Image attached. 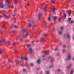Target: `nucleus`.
<instances>
[{
    "instance_id": "obj_1",
    "label": "nucleus",
    "mask_w": 74,
    "mask_h": 74,
    "mask_svg": "<svg viewBox=\"0 0 74 74\" xmlns=\"http://www.w3.org/2000/svg\"><path fill=\"white\" fill-rule=\"evenodd\" d=\"M25 59L26 60H28V58H27V57H21V61H18V63H20L21 62H22V60H24Z\"/></svg>"
},
{
    "instance_id": "obj_2",
    "label": "nucleus",
    "mask_w": 74,
    "mask_h": 74,
    "mask_svg": "<svg viewBox=\"0 0 74 74\" xmlns=\"http://www.w3.org/2000/svg\"><path fill=\"white\" fill-rule=\"evenodd\" d=\"M55 10H56V9H55V8H54L51 9V11L53 13V14L54 15L55 14H56V12H54L55 11Z\"/></svg>"
},
{
    "instance_id": "obj_3",
    "label": "nucleus",
    "mask_w": 74,
    "mask_h": 74,
    "mask_svg": "<svg viewBox=\"0 0 74 74\" xmlns=\"http://www.w3.org/2000/svg\"><path fill=\"white\" fill-rule=\"evenodd\" d=\"M29 49L30 51V53H32L33 52V50L32 49V48L30 47L29 48Z\"/></svg>"
},
{
    "instance_id": "obj_4",
    "label": "nucleus",
    "mask_w": 74,
    "mask_h": 74,
    "mask_svg": "<svg viewBox=\"0 0 74 74\" xmlns=\"http://www.w3.org/2000/svg\"><path fill=\"white\" fill-rule=\"evenodd\" d=\"M0 7L1 8H3L4 7V5L3 3H0Z\"/></svg>"
},
{
    "instance_id": "obj_5",
    "label": "nucleus",
    "mask_w": 74,
    "mask_h": 74,
    "mask_svg": "<svg viewBox=\"0 0 74 74\" xmlns=\"http://www.w3.org/2000/svg\"><path fill=\"white\" fill-rule=\"evenodd\" d=\"M42 16V13H40L38 15V19L40 20L41 19V18Z\"/></svg>"
},
{
    "instance_id": "obj_6",
    "label": "nucleus",
    "mask_w": 74,
    "mask_h": 74,
    "mask_svg": "<svg viewBox=\"0 0 74 74\" xmlns=\"http://www.w3.org/2000/svg\"><path fill=\"white\" fill-rule=\"evenodd\" d=\"M51 59V62H53L54 61V59L53 58L49 56L48 57V59Z\"/></svg>"
},
{
    "instance_id": "obj_7",
    "label": "nucleus",
    "mask_w": 74,
    "mask_h": 74,
    "mask_svg": "<svg viewBox=\"0 0 74 74\" xmlns=\"http://www.w3.org/2000/svg\"><path fill=\"white\" fill-rule=\"evenodd\" d=\"M2 42L3 43H5V39H3L2 40H0V42Z\"/></svg>"
},
{
    "instance_id": "obj_8",
    "label": "nucleus",
    "mask_w": 74,
    "mask_h": 74,
    "mask_svg": "<svg viewBox=\"0 0 74 74\" xmlns=\"http://www.w3.org/2000/svg\"><path fill=\"white\" fill-rule=\"evenodd\" d=\"M44 40V37H43L41 38V42H42Z\"/></svg>"
},
{
    "instance_id": "obj_9",
    "label": "nucleus",
    "mask_w": 74,
    "mask_h": 74,
    "mask_svg": "<svg viewBox=\"0 0 74 74\" xmlns=\"http://www.w3.org/2000/svg\"><path fill=\"white\" fill-rule=\"evenodd\" d=\"M3 15L4 16V17H5L6 19H8V17L7 16V15H6V14H4Z\"/></svg>"
},
{
    "instance_id": "obj_10",
    "label": "nucleus",
    "mask_w": 74,
    "mask_h": 74,
    "mask_svg": "<svg viewBox=\"0 0 74 74\" xmlns=\"http://www.w3.org/2000/svg\"><path fill=\"white\" fill-rule=\"evenodd\" d=\"M45 54V55H47L48 53H49V51H45L44 52Z\"/></svg>"
},
{
    "instance_id": "obj_11",
    "label": "nucleus",
    "mask_w": 74,
    "mask_h": 74,
    "mask_svg": "<svg viewBox=\"0 0 74 74\" xmlns=\"http://www.w3.org/2000/svg\"><path fill=\"white\" fill-rule=\"evenodd\" d=\"M18 0H14V4H17L18 3Z\"/></svg>"
},
{
    "instance_id": "obj_12",
    "label": "nucleus",
    "mask_w": 74,
    "mask_h": 74,
    "mask_svg": "<svg viewBox=\"0 0 74 74\" xmlns=\"http://www.w3.org/2000/svg\"><path fill=\"white\" fill-rule=\"evenodd\" d=\"M6 3L7 4H9L10 3V2L9 1V0H6Z\"/></svg>"
},
{
    "instance_id": "obj_13",
    "label": "nucleus",
    "mask_w": 74,
    "mask_h": 74,
    "mask_svg": "<svg viewBox=\"0 0 74 74\" xmlns=\"http://www.w3.org/2000/svg\"><path fill=\"white\" fill-rule=\"evenodd\" d=\"M37 63L38 64H40V59H39L37 60Z\"/></svg>"
},
{
    "instance_id": "obj_14",
    "label": "nucleus",
    "mask_w": 74,
    "mask_h": 74,
    "mask_svg": "<svg viewBox=\"0 0 74 74\" xmlns=\"http://www.w3.org/2000/svg\"><path fill=\"white\" fill-rule=\"evenodd\" d=\"M68 13L69 16H70V14H71V11L69 10L68 12Z\"/></svg>"
},
{
    "instance_id": "obj_15",
    "label": "nucleus",
    "mask_w": 74,
    "mask_h": 74,
    "mask_svg": "<svg viewBox=\"0 0 74 74\" xmlns=\"http://www.w3.org/2000/svg\"><path fill=\"white\" fill-rule=\"evenodd\" d=\"M71 66H72V64H70L69 66H68L67 68H70V67H71Z\"/></svg>"
},
{
    "instance_id": "obj_16",
    "label": "nucleus",
    "mask_w": 74,
    "mask_h": 74,
    "mask_svg": "<svg viewBox=\"0 0 74 74\" xmlns=\"http://www.w3.org/2000/svg\"><path fill=\"white\" fill-rule=\"evenodd\" d=\"M68 59H70V58H71V55H70V54L68 55Z\"/></svg>"
},
{
    "instance_id": "obj_17",
    "label": "nucleus",
    "mask_w": 74,
    "mask_h": 74,
    "mask_svg": "<svg viewBox=\"0 0 74 74\" xmlns=\"http://www.w3.org/2000/svg\"><path fill=\"white\" fill-rule=\"evenodd\" d=\"M57 18V17L56 16H55L54 17L53 19H54V21H56V18Z\"/></svg>"
},
{
    "instance_id": "obj_18",
    "label": "nucleus",
    "mask_w": 74,
    "mask_h": 74,
    "mask_svg": "<svg viewBox=\"0 0 74 74\" xmlns=\"http://www.w3.org/2000/svg\"><path fill=\"white\" fill-rule=\"evenodd\" d=\"M5 8L6 9H8L10 8V7L8 5H6L5 6Z\"/></svg>"
},
{
    "instance_id": "obj_19",
    "label": "nucleus",
    "mask_w": 74,
    "mask_h": 74,
    "mask_svg": "<svg viewBox=\"0 0 74 74\" xmlns=\"http://www.w3.org/2000/svg\"><path fill=\"white\" fill-rule=\"evenodd\" d=\"M3 53V50L1 49H0V54H1Z\"/></svg>"
},
{
    "instance_id": "obj_20",
    "label": "nucleus",
    "mask_w": 74,
    "mask_h": 74,
    "mask_svg": "<svg viewBox=\"0 0 74 74\" xmlns=\"http://www.w3.org/2000/svg\"><path fill=\"white\" fill-rule=\"evenodd\" d=\"M32 26V24H29L28 25V27H31Z\"/></svg>"
},
{
    "instance_id": "obj_21",
    "label": "nucleus",
    "mask_w": 74,
    "mask_h": 74,
    "mask_svg": "<svg viewBox=\"0 0 74 74\" xmlns=\"http://www.w3.org/2000/svg\"><path fill=\"white\" fill-rule=\"evenodd\" d=\"M51 3H53V4H55V1H51Z\"/></svg>"
},
{
    "instance_id": "obj_22",
    "label": "nucleus",
    "mask_w": 74,
    "mask_h": 74,
    "mask_svg": "<svg viewBox=\"0 0 74 74\" xmlns=\"http://www.w3.org/2000/svg\"><path fill=\"white\" fill-rule=\"evenodd\" d=\"M46 8H47V7H45L44 8V11L45 12V11L46 10Z\"/></svg>"
},
{
    "instance_id": "obj_23",
    "label": "nucleus",
    "mask_w": 74,
    "mask_h": 74,
    "mask_svg": "<svg viewBox=\"0 0 74 74\" xmlns=\"http://www.w3.org/2000/svg\"><path fill=\"white\" fill-rule=\"evenodd\" d=\"M64 16L65 18H66V13H64Z\"/></svg>"
},
{
    "instance_id": "obj_24",
    "label": "nucleus",
    "mask_w": 74,
    "mask_h": 74,
    "mask_svg": "<svg viewBox=\"0 0 74 74\" xmlns=\"http://www.w3.org/2000/svg\"><path fill=\"white\" fill-rule=\"evenodd\" d=\"M14 27L15 29H17V28H18V27L17 25H15Z\"/></svg>"
},
{
    "instance_id": "obj_25",
    "label": "nucleus",
    "mask_w": 74,
    "mask_h": 74,
    "mask_svg": "<svg viewBox=\"0 0 74 74\" xmlns=\"http://www.w3.org/2000/svg\"><path fill=\"white\" fill-rule=\"evenodd\" d=\"M44 37H47L48 36V34H44Z\"/></svg>"
},
{
    "instance_id": "obj_26",
    "label": "nucleus",
    "mask_w": 74,
    "mask_h": 74,
    "mask_svg": "<svg viewBox=\"0 0 74 74\" xmlns=\"http://www.w3.org/2000/svg\"><path fill=\"white\" fill-rule=\"evenodd\" d=\"M67 37L68 38H70V36L69 34L67 35Z\"/></svg>"
},
{
    "instance_id": "obj_27",
    "label": "nucleus",
    "mask_w": 74,
    "mask_h": 74,
    "mask_svg": "<svg viewBox=\"0 0 74 74\" xmlns=\"http://www.w3.org/2000/svg\"><path fill=\"white\" fill-rule=\"evenodd\" d=\"M73 72H74V71H73V70H72L70 74H73Z\"/></svg>"
},
{
    "instance_id": "obj_28",
    "label": "nucleus",
    "mask_w": 74,
    "mask_h": 74,
    "mask_svg": "<svg viewBox=\"0 0 74 74\" xmlns=\"http://www.w3.org/2000/svg\"><path fill=\"white\" fill-rule=\"evenodd\" d=\"M60 20H61V18H59L58 19V22H60V21H61Z\"/></svg>"
},
{
    "instance_id": "obj_29",
    "label": "nucleus",
    "mask_w": 74,
    "mask_h": 74,
    "mask_svg": "<svg viewBox=\"0 0 74 74\" xmlns=\"http://www.w3.org/2000/svg\"><path fill=\"white\" fill-rule=\"evenodd\" d=\"M20 40L21 42H22V41H23V39L21 38L20 39Z\"/></svg>"
},
{
    "instance_id": "obj_30",
    "label": "nucleus",
    "mask_w": 74,
    "mask_h": 74,
    "mask_svg": "<svg viewBox=\"0 0 74 74\" xmlns=\"http://www.w3.org/2000/svg\"><path fill=\"white\" fill-rule=\"evenodd\" d=\"M48 21H51V18H50V17H49L48 18Z\"/></svg>"
},
{
    "instance_id": "obj_31",
    "label": "nucleus",
    "mask_w": 74,
    "mask_h": 74,
    "mask_svg": "<svg viewBox=\"0 0 74 74\" xmlns=\"http://www.w3.org/2000/svg\"><path fill=\"white\" fill-rule=\"evenodd\" d=\"M26 36H29V33L28 32L26 33Z\"/></svg>"
},
{
    "instance_id": "obj_32",
    "label": "nucleus",
    "mask_w": 74,
    "mask_h": 74,
    "mask_svg": "<svg viewBox=\"0 0 74 74\" xmlns=\"http://www.w3.org/2000/svg\"><path fill=\"white\" fill-rule=\"evenodd\" d=\"M45 25H47V24H48V22H47V21H45Z\"/></svg>"
},
{
    "instance_id": "obj_33",
    "label": "nucleus",
    "mask_w": 74,
    "mask_h": 74,
    "mask_svg": "<svg viewBox=\"0 0 74 74\" xmlns=\"http://www.w3.org/2000/svg\"><path fill=\"white\" fill-rule=\"evenodd\" d=\"M62 33V31H61L59 32V34H61Z\"/></svg>"
},
{
    "instance_id": "obj_34",
    "label": "nucleus",
    "mask_w": 74,
    "mask_h": 74,
    "mask_svg": "<svg viewBox=\"0 0 74 74\" xmlns=\"http://www.w3.org/2000/svg\"><path fill=\"white\" fill-rule=\"evenodd\" d=\"M30 65L31 66H34V64L32 63H31L30 64Z\"/></svg>"
},
{
    "instance_id": "obj_35",
    "label": "nucleus",
    "mask_w": 74,
    "mask_h": 74,
    "mask_svg": "<svg viewBox=\"0 0 74 74\" xmlns=\"http://www.w3.org/2000/svg\"><path fill=\"white\" fill-rule=\"evenodd\" d=\"M64 28H63V27H61V30H63V29Z\"/></svg>"
},
{
    "instance_id": "obj_36",
    "label": "nucleus",
    "mask_w": 74,
    "mask_h": 74,
    "mask_svg": "<svg viewBox=\"0 0 74 74\" xmlns=\"http://www.w3.org/2000/svg\"><path fill=\"white\" fill-rule=\"evenodd\" d=\"M31 46V45H30V44H29V45H27V47H28L29 48V47H30V46Z\"/></svg>"
},
{
    "instance_id": "obj_37",
    "label": "nucleus",
    "mask_w": 74,
    "mask_h": 74,
    "mask_svg": "<svg viewBox=\"0 0 74 74\" xmlns=\"http://www.w3.org/2000/svg\"><path fill=\"white\" fill-rule=\"evenodd\" d=\"M22 33H25V31L24 30H22Z\"/></svg>"
},
{
    "instance_id": "obj_38",
    "label": "nucleus",
    "mask_w": 74,
    "mask_h": 74,
    "mask_svg": "<svg viewBox=\"0 0 74 74\" xmlns=\"http://www.w3.org/2000/svg\"><path fill=\"white\" fill-rule=\"evenodd\" d=\"M2 30H0V34H1L2 33Z\"/></svg>"
},
{
    "instance_id": "obj_39",
    "label": "nucleus",
    "mask_w": 74,
    "mask_h": 74,
    "mask_svg": "<svg viewBox=\"0 0 74 74\" xmlns=\"http://www.w3.org/2000/svg\"><path fill=\"white\" fill-rule=\"evenodd\" d=\"M66 52V50L65 49H63V52Z\"/></svg>"
},
{
    "instance_id": "obj_40",
    "label": "nucleus",
    "mask_w": 74,
    "mask_h": 74,
    "mask_svg": "<svg viewBox=\"0 0 74 74\" xmlns=\"http://www.w3.org/2000/svg\"><path fill=\"white\" fill-rule=\"evenodd\" d=\"M71 18H68V21H70V20H71Z\"/></svg>"
},
{
    "instance_id": "obj_41",
    "label": "nucleus",
    "mask_w": 74,
    "mask_h": 74,
    "mask_svg": "<svg viewBox=\"0 0 74 74\" xmlns=\"http://www.w3.org/2000/svg\"><path fill=\"white\" fill-rule=\"evenodd\" d=\"M12 44L13 45H15V42H13Z\"/></svg>"
},
{
    "instance_id": "obj_42",
    "label": "nucleus",
    "mask_w": 74,
    "mask_h": 74,
    "mask_svg": "<svg viewBox=\"0 0 74 74\" xmlns=\"http://www.w3.org/2000/svg\"><path fill=\"white\" fill-rule=\"evenodd\" d=\"M15 32V31L14 30H13L11 31V33H14Z\"/></svg>"
},
{
    "instance_id": "obj_43",
    "label": "nucleus",
    "mask_w": 74,
    "mask_h": 74,
    "mask_svg": "<svg viewBox=\"0 0 74 74\" xmlns=\"http://www.w3.org/2000/svg\"><path fill=\"white\" fill-rule=\"evenodd\" d=\"M64 48H66V46L65 45H64L63 46Z\"/></svg>"
},
{
    "instance_id": "obj_44",
    "label": "nucleus",
    "mask_w": 74,
    "mask_h": 74,
    "mask_svg": "<svg viewBox=\"0 0 74 74\" xmlns=\"http://www.w3.org/2000/svg\"><path fill=\"white\" fill-rule=\"evenodd\" d=\"M49 71H47V74H49Z\"/></svg>"
},
{
    "instance_id": "obj_45",
    "label": "nucleus",
    "mask_w": 74,
    "mask_h": 74,
    "mask_svg": "<svg viewBox=\"0 0 74 74\" xmlns=\"http://www.w3.org/2000/svg\"><path fill=\"white\" fill-rule=\"evenodd\" d=\"M23 71H24V72L26 71V69H23Z\"/></svg>"
},
{
    "instance_id": "obj_46",
    "label": "nucleus",
    "mask_w": 74,
    "mask_h": 74,
    "mask_svg": "<svg viewBox=\"0 0 74 74\" xmlns=\"http://www.w3.org/2000/svg\"><path fill=\"white\" fill-rule=\"evenodd\" d=\"M70 23H73V21H71L70 22Z\"/></svg>"
},
{
    "instance_id": "obj_47",
    "label": "nucleus",
    "mask_w": 74,
    "mask_h": 74,
    "mask_svg": "<svg viewBox=\"0 0 74 74\" xmlns=\"http://www.w3.org/2000/svg\"><path fill=\"white\" fill-rule=\"evenodd\" d=\"M2 27H3V28H5V26H4V25H3V26H2Z\"/></svg>"
},
{
    "instance_id": "obj_48",
    "label": "nucleus",
    "mask_w": 74,
    "mask_h": 74,
    "mask_svg": "<svg viewBox=\"0 0 74 74\" xmlns=\"http://www.w3.org/2000/svg\"><path fill=\"white\" fill-rule=\"evenodd\" d=\"M10 42H8V45H10Z\"/></svg>"
},
{
    "instance_id": "obj_49",
    "label": "nucleus",
    "mask_w": 74,
    "mask_h": 74,
    "mask_svg": "<svg viewBox=\"0 0 74 74\" xmlns=\"http://www.w3.org/2000/svg\"><path fill=\"white\" fill-rule=\"evenodd\" d=\"M55 50L56 51H57V50H58V49H57V48H56L55 49Z\"/></svg>"
},
{
    "instance_id": "obj_50",
    "label": "nucleus",
    "mask_w": 74,
    "mask_h": 74,
    "mask_svg": "<svg viewBox=\"0 0 74 74\" xmlns=\"http://www.w3.org/2000/svg\"><path fill=\"white\" fill-rule=\"evenodd\" d=\"M0 17L1 18H2L3 17V16H1V15H0Z\"/></svg>"
},
{
    "instance_id": "obj_51",
    "label": "nucleus",
    "mask_w": 74,
    "mask_h": 74,
    "mask_svg": "<svg viewBox=\"0 0 74 74\" xmlns=\"http://www.w3.org/2000/svg\"><path fill=\"white\" fill-rule=\"evenodd\" d=\"M58 71H60V69H58Z\"/></svg>"
},
{
    "instance_id": "obj_52",
    "label": "nucleus",
    "mask_w": 74,
    "mask_h": 74,
    "mask_svg": "<svg viewBox=\"0 0 74 74\" xmlns=\"http://www.w3.org/2000/svg\"><path fill=\"white\" fill-rule=\"evenodd\" d=\"M68 60V58H66L65 59V60Z\"/></svg>"
},
{
    "instance_id": "obj_53",
    "label": "nucleus",
    "mask_w": 74,
    "mask_h": 74,
    "mask_svg": "<svg viewBox=\"0 0 74 74\" xmlns=\"http://www.w3.org/2000/svg\"><path fill=\"white\" fill-rule=\"evenodd\" d=\"M14 6H11V8H14Z\"/></svg>"
},
{
    "instance_id": "obj_54",
    "label": "nucleus",
    "mask_w": 74,
    "mask_h": 74,
    "mask_svg": "<svg viewBox=\"0 0 74 74\" xmlns=\"http://www.w3.org/2000/svg\"><path fill=\"white\" fill-rule=\"evenodd\" d=\"M57 55H58V56H59V53H58Z\"/></svg>"
},
{
    "instance_id": "obj_55",
    "label": "nucleus",
    "mask_w": 74,
    "mask_h": 74,
    "mask_svg": "<svg viewBox=\"0 0 74 74\" xmlns=\"http://www.w3.org/2000/svg\"><path fill=\"white\" fill-rule=\"evenodd\" d=\"M34 21H32V23H34Z\"/></svg>"
},
{
    "instance_id": "obj_56",
    "label": "nucleus",
    "mask_w": 74,
    "mask_h": 74,
    "mask_svg": "<svg viewBox=\"0 0 74 74\" xmlns=\"http://www.w3.org/2000/svg\"><path fill=\"white\" fill-rule=\"evenodd\" d=\"M27 6H29V4H28L27 5Z\"/></svg>"
},
{
    "instance_id": "obj_57",
    "label": "nucleus",
    "mask_w": 74,
    "mask_h": 74,
    "mask_svg": "<svg viewBox=\"0 0 74 74\" xmlns=\"http://www.w3.org/2000/svg\"><path fill=\"white\" fill-rule=\"evenodd\" d=\"M73 60H74V57L73 58Z\"/></svg>"
},
{
    "instance_id": "obj_58",
    "label": "nucleus",
    "mask_w": 74,
    "mask_h": 74,
    "mask_svg": "<svg viewBox=\"0 0 74 74\" xmlns=\"http://www.w3.org/2000/svg\"><path fill=\"white\" fill-rule=\"evenodd\" d=\"M29 22H30V20H29Z\"/></svg>"
},
{
    "instance_id": "obj_59",
    "label": "nucleus",
    "mask_w": 74,
    "mask_h": 74,
    "mask_svg": "<svg viewBox=\"0 0 74 74\" xmlns=\"http://www.w3.org/2000/svg\"><path fill=\"white\" fill-rule=\"evenodd\" d=\"M15 52L16 53V51H15Z\"/></svg>"
},
{
    "instance_id": "obj_60",
    "label": "nucleus",
    "mask_w": 74,
    "mask_h": 74,
    "mask_svg": "<svg viewBox=\"0 0 74 74\" xmlns=\"http://www.w3.org/2000/svg\"><path fill=\"white\" fill-rule=\"evenodd\" d=\"M73 40H74V37L73 38Z\"/></svg>"
},
{
    "instance_id": "obj_61",
    "label": "nucleus",
    "mask_w": 74,
    "mask_h": 74,
    "mask_svg": "<svg viewBox=\"0 0 74 74\" xmlns=\"http://www.w3.org/2000/svg\"><path fill=\"white\" fill-rule=\"evenodd\" d=\"M43 57H44V55L43 56Z\"/></svg>"
},
{
    "instance_id": "obj_62",
    "label": "nucleus",
    "mask_w": 74,
    "mask_h": 74,
    "mask_svg": "<svg viewBox=\"0 0 74 74\" xmlns=\"http://www.w3.org/2000/svg\"><path fill=\"white\" fill-rule=\"evenodd\" d=\"M37 70H40V69H38Z\"/></svg>"
},
{
    "instance_id": "obj_63",
    "label": "nucleus",
    "mask_w": 74,
    "mask_h": 74,
    "mask_svg": "<svg viewBox=\"0 0 74 74\" xmlns=\"http://www.w3.org/2000/svg\"><path fill=\"white\" fill-rule=\"evenodd\" d=\"M50 67H52V66Z\"/></svg>"
},
{
    "instance_id": "obj_64",
    "label": "nucleus",
    "mask_w": 74,
    "mask_h": 74,
    "mask_svg": "<svg viewBox=\"0 0 74 74\" xmlns=\"http://www.w3.org/2000/svg\"><path fill=\"white\" fill-rule=\"evenodd\" d=\"M44 60H45V59H44Z\"/></svg>"
}]
</instances>
